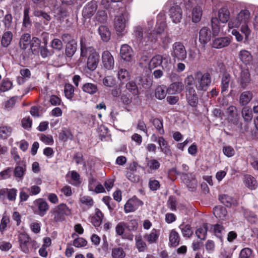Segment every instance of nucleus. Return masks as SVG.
Here are the masks:
<instances>
[{
    "mask_svg": "<svg viewBox=\"0 0 258 258\" xmlns=\"http://www.w3.org/2000/svg\"><path fill=\"white\" fill-rule=\"evenodd\" d=\"M60 139L63 142L68 140H73L74 137L71 131L67 128H63L59 135Z\"/></svg>",
    "mask_w": 258,
    "mask_h": 258,
    "instance_id": "obj_56",
    "label": "nucleus"
},
{
    "mask_svg": "<svg viewBox=\"0 0 258 258\" xmlns=\"http://www.w3.org/2000/svg\"><path fill=\"white\" fill-rule=\"evenodd\" d=\"M44 45L39 46V51L41 56L43 58L49 57L53 54V51L52 50H49L47 47V42H44Z\"/></svg>",
    "mask_w": 258,
    "mask_h": 258,
    "instance_id": "obj_55",
    "label": "nucleus"
},
{
    "mask_svg": "<svg viewBox=\"0 0 258 258\" xmlns=\"http://www.w3.org/2000/svg\"><path fill=\"white\" fill-rule=\"evenodd\" d=\"M158 144L159 146V148H160L161 152L165 155H170L171 154L170 146L168 145V142L165 140L163 137H160Z\"/></svg>",
    "mask_w": 258,
    "mask_h": 258,
    "instance_id": "obj_23",
    "label": "nucleus"
},
{
    "mask_svg": "<svg viewBox=\"0 0 258 258\" xmlns=\"http://www.w3.org/2000/svg\"><path fill=\"white\" fill-rule=\"evenodd\" d=\"M252 98L251 92L246 91L242 92L239 97V103L242 106L246 105Z\"/></svg>",
    "mask_w": 258,
    "mask_h": 258,
    "instance_id": "obj_36",
    "label": "nucleus"
},
{
    "mask_svg": "<svg viewBox=\"0 0 258 258\" xmlns=\"http://www.w3.org/2000/svg\"><path fill=\"white\" fill-rule=\"evenodd\" d=\"M152 122L160 135H164L165 132L163 128V123L162 119L158 118H155L153 119Z\"/></svg>",
    "mask_w": 258,
    "mask_h": 258,
    "instance_id": "obj_45",
    "label": "nucleus"
},
{
    "mask_svg": "<svg viewBox=\"0 0 258 258\" xmlns=\"http://www.w3.org/2000/svg\"><path fill=\"white\" fill-rule=\"evenodd\" d=\"M211 229L213 230L215 235L217 237L220 239L222 238L224 228L222 225L218 224L212 225H211Z\"/></svg>",
    "mask_w": 258,
    "mask_h": 258,
    "instance_id": "obj_54",
    "label": "nucleus"
},
{
    "mask_svg": "<svg viewBox=\"0 0 258 258\" xmlns=\"http://www.w3.org/2000/svg\"><path fill=\"white\" fill-rule=\"evenodd\" d=\"M228 122L232 124L237 126L239 132L242 131V123L239 121V117L237 113V108L233 105L229 106L226 111Z\"/></svg>",
    "mask_w": 258,
    "mask_h": 258,
    "instance_id": "obj_8",
    "label": "nucleus"
},
{
    "mask_svg": "<svg viewBox=\"0 0 258 258\" xmlns=\"http://www.w3.org/2000/svg\"><path fill=\"white\" fill-rule=\"evenodd\" d=\"M64 93L65 96L69 100H72L74 95V87L69 83H67L64 85Z\"/></svg>",
    "mask_w": 258,
    "mask_h": 258,
    "instance_id": "obj_47",
    "label": "nucleus"
},
{
    "mask_svg": "<svg viewBox=\"0 0 258 258\" xmlns=\"http://www.w3.org/2000/svg\"><path fill=\"white\" fill-rule=\"evenodd\" d=\"M53 222H61L65 220L66 216L71 214L68 207L64 204H61L51 210L49 213Z\"/></svg>",
    "mask_w": 258,
    "mask_h": 258,
    "instance_id": "obj_6",
    "label": "nucleus"
},
{
    "mask_svg": "<svg viewBox=\"0 0 258 258\" xmlns=\"http://www.w3.org/2000/svg\"><path fill=\"white\" fill-rule=\"evenodd\" d=\"M213 214L220 220L224 221L227 217V211L226 208L223 207H215L213 209Z\"/></svg>",
    "mask_w": 258,
    "mask_h": 258,
    "instance_id": "obj_24",
    "label": "nucleus"
},
{
    "mask_svg": "<svg viewBox=\"0 0 258 258\" xmlns=\"http://www.w3.org/2000/svg\"><path fill=\"white\" fill-rule=\"evenodd\" d=\"M208 231V224L204 223L202 226L199 227L196 231L197 237L201 240H205L206 238Z\"/></svg>",
    "mask_w": 258,
    "mask_h": 258,
    "instance_id": "obj_43",
    "label": "nucleus"
},
{
    "mask_svg": "<svg viewBox=\"0 0 258 258\" xmlns=\"http://www.w3.org/2000/svg\"><path fill=\"white\" fill-rule=\"evenodd\" d=\"M10 221V218L8 216H3L0 223V232L2 234L6 230Z\"/></svg>",
    "mask_w": 258,
    "mask_h": 258,
    "instance_id": "obj_58",
    "label": "nucleus"
},
{
    "mask_svg": "<svg viewBox=\"0 0 258 258\" xmlns=\"http://www.w3.org/2000/svg\"><path fill=\"white\" fill-rule=\"evenodd\" d=\"M158 34L156 31H153L150 33H145V43H155L158 39Z\"/></svg>",
    "mask_w": 258,
    "mask_h": 258,
    "instance_id": "obj_52",
    "label": "nucleus"
},
{
    "mask_svg": "<svg viewBox=\"0 0 258 258\" xmlns=\"http://www.w3.org/2000/svg\"><path fill=\"white\" fill-rule=\"evenodd\" d=\"M250 13L248 10H241L237 14L234 26L237 27L240 24H247L250 20Z\"/></svg>",
    "mask_w": 258,
    "mask_h": 258,
    "instance_id": "obj_13",
    "label": "nucleus"
},
{
    "mask_svg": "<svg viewBox=\"0 0 258 258\" xmlns=\"http://www.w3.org/2000/svg\"><path fill=\"white\" fill-rule=\"evenodd\" d=\"M180 238L179 233L175 230L172 229L169 235V244L173 247L179 245Z\"/></svg>",
    "mask_w": 258,
    "mask_h": 258,
    "instance_id": "obj_28",
    "label": "nucleus"
},
{
    "mask_svg": "<svg viewBox=\"0 0 258 258\" xmlns=\"http://www.w3.org/2000/svg\"><path fill=\"white\" fill-rule=\"evenodd\" d=\"M159 236L158 231L155 229H153L150 233L145 235L144 238L150 244H152L157 242Z\"/></svg>",
    "mask_w": 258,
    "mask_h": 258,
    "instance_id": "obj_30",
    "label": "nucleus"
},
{
    "mask_svg": "<svg viewBox=\"0 0 258 258\" xmlns=\"http://www.w3.org/2000/svg\"><path fill=\"white\" fill-rule=\"evenodd\" d=\"M211 38V32L209 28L205 27L200 30L199 32V41L202 44H206L210 40Z\"/></svg>",
    "mask_w": 258,
    "mask_h": 258,
    "instance_id": "obj_21",
    "label": "nucleus"
},
{
    "mask_svg": "<svg viewBox=\"0 0 258 258\" xmlns=\"http://www.w3.org/2000/svg\"><path fill=\"white\" fill-rule=\"evenodd\" d=\"M98 7L97 2L95 0H93L88 3V4L84 7L82 11V15L85 19L91 18L96 12Z\"/></svg>",
    "mask_w": 258,
    "mask_h": 258,
    "instance_id": "obj_12",
    "label": "nucleus"
},
{
    "mask_svg": "<svg viewBox=\"0 0 258 258\" xmlns=\"http://www.w3.org/2000/svg\"><path fill=\"white\" fill-rule=\"evenodd\" d=\"M2 22L6 29H9L11 28L13 23L12 15L11 14H6L4 16Z\"/></svg>",
    "mask_w": 258,
    "mask_h": 258,
    "instance_id": "obj_63",
    "label": "nucleus"
},
{
    "mask_svg": "<svg viewBox=\"0 0 258 258\" xmlns=\"http://www.w3.org/2000/svg\"><path fill=\"white\" fill-rule=\"evenodd\" d=\"M133 55V50L131 47L127 44L121 45L120 49V56L122 59L126 61L132 60Z\"/></svg>",
    "mask_w": 258,
    "mask_h": 258,
    "instance_id": "obj_17",
    "label": "nucleus"
},
{
    "mask_svg": "<svg viewBox=\"0 0 258 258\" xmlns=\"http://www.w3.org/2000/svg\"><path fill=\"white\" fill-rule=\"evenodd\" d=\"M13 33L12 32L8 31L5 32L2 37L1 45L4 47H8L10 44L13 39Z\"/></svg>",
    "mask_w": 258,
    "mask_h": 258,
    "instance_id": "obj_33",
    "label": "nucleus"
},
{
    "mask_svg": "<svg viewBox=\"0 0 258 258\" xmlns=\"http://www.w3.org/2000/svg\"><path fill=\"white\" fill-rule=\"evenodd\" d=\"M184 88L186 101L191 107H197L199 103V97L196 89L195 76L187 75L184 79Z\"/></svg>",
    "mask_w": 258,
    "mask_h": 258,
    "instance_id": "obj_2",
    "label": "nucleus"
},
{
    "mask_svg": "<svg viewBox=\"0 0 258 258\" xmlns=\"http://www.w3.org/2000/svg\"><path fill=\"white\" fill-rule=\"evenodd\" d=\"M82 89L84 92L90 95H93L98 91L97 86L91 83H86L83 84Z\"/></svg>",
    "mask_w": 258,
    "mask_h": 258,
    "instance_id": "obj_37",
    "label": "nucleus"
},
{
    "mask_svg": "<svg viewBox=\"0 0 258 258\" xmlns=\"http://www.w3.org/2000/svg\"><path fill=\"white\" fill-rule=\"evenodd\" d=\"M195 87L198 91L206 92L211 85L212 78L208 72L197 71L194 73Z\"/></svg>",
    "mask_w": 258,
    "mask_h": 258,
    "instance_id": "obj_3",
    "label": "nucleus"
},
{
    "mask_svg": "<svg viewBox=\"0 0 258 258\" xmlns=\"http://www.w3.org/2000/svg\"><path fill=\"white\" fill-rule=\"evenodd\" d=\"M169 15L173 23H179L182 18V10L178 5H173L169 10Z\"/></svg>",
    "mask_w": 258,
    "mask_h": 258,
    "instance_id": "obj_11",
    "label": "nucleus"
},
{
    "mask_svg": "<svg viewBox=\"0 0 258 258\" xmlns=\"http://www.w3.org/2000/svg\"><path fill=\"white\" fill-rule=\"evenodd\" d=\"M238 57L240 60L245 65H250L252 64L253 57L251 53L248 50L242 49L240 50L238 54Z\"/></svg>",
    "mask_w": 258,
    "mask_h": 258,
    "instance_id": "obj_20",
    "label": "nucleus"
},
{
    "mask_svg": "<svg viewBox=\"0 0 258 258\" xmlns=\"http://www.w3.org/2000/svg\"><path fill=\"white\" fill-rule=\"evenodd\" d=\"M127 89L134 95H137L139 94V90L136 83L133 81H131L126 84Z\"/></svg>",
    "mask_w": 258,
    "mask_h": 258,
    "instance_id": "obj_61",
    "label": "nucleus"
},
{
    "mask_svg": "<svg viewBox=\"0 0 258 258\" xmlns=\"http://www.w3.org/2000/svg\"><path fill=\"white\" fill-rule=\"evenodd\" d=\"M179 228L184 237L190 238L193 234V231L189 224H182L179 226Z\"/></svg>",
    "mask_w": 258,
    "mask_h": 258,
    "instance_id": "obj_41",
    "label": "nucleus"
},
{
    "mask_svg": "<svg viewBox=\"0 0 258 258\" xmlns=\"http://www.w3.org/2000/svg\"><path fill=\"white\" fill-rule=\"evenodd\" d=\"M170 54L174 61L185 60L187 52L183 43L180 41L174 42L172 45Z\"/></svg>",
    "mask_w": 258,
    "mask_h": 258,
    "instance_id": "obj_7",
    "label": "nucleus"
},
{
    "mask_svg": "<svg viewBox=\"0 0 258 258\" xmlns=\"http://www.w3.org/2000/svg\"><path fill=\"white\" fill-rule=\"evenodd\" d=\"M26 166L25 163L24 162L17 164L14 171V176L19 179L23 178L26 170Z\"/></svg>",
    "mask_w": 258,
    "mask_h": 258,
    "instance_id": "obj_27",
    "label": "nucleus"
},
{
    "mask_svg": "<svg viewBox=\"0 0 258 258\" xmlns=\"http://www.w3.org/2000/svg\"><path fill=\"white\" fill-rule=\"evenodd\" d=\"M102 82L104 86L108 87H112L116 84L115 79L111 76H108L104 77Z\"/></svg>",
    "mask_w": 258,
    "mask_h": 258,
    "instance_id": "obj_64",
    "label": "nucleus"
},
{
    "mask_svg": "<svg viewBox=\"0 0 258 258\" xmlns=\"http://www.w3.org/2000/svg\"><path fill=\"white\" fill-rule=\"evenodd\" d=\"M13 131V128L10 125H2L0 126V139L7 140L10 137Z\"/></svg>",
    "mask_w": 258,
    "mask_h": 258,
    "instance_id": "obj_29",
    "label": "nucleus"
},
{
    "mask_svg": "<svg viewBox=\"0 0 258 258\" xmlns=\"http://www.w3.org/2000/svg\"><path fill=\"white\" fill-rule=\"evenodd\" d=\"M125 27V19L122 15L116 16L114 19V28L118 33H121Z\"/></svg>",
    "mask_w": 258,
    "mask_h": 258,
    "instance_id": "obj_22",
    "label": "nucleus"
},
{
    "mask_svg": "<svg viewBox=\"0 0 258 258\" xmlns=\"http://www.w3.org/2000/svg\"><path fill=\"white\" fill-rule=\"evenodd\" d=\"M125 253L122 247H114L112 249L111 255L112 258H124Z\"/></svg>",
    "mask_w": 258,
    "mask_h": 258,
    "instance_id": "obj_53",
    "label": "nucleus"
},
{
    "mask_svg": "<svg viewBox=\"0 0 258 258\" xmlns=\"http://www.w3.org/2000/svg\"><path fill=\"white\" fill-rule=\"evenodd\" d=\"M23 25L25 27H28L31 26V20L29 17V8H26L24 10Z\"/></svg>",
    "mask_w": 258,
    "mask_h": 258,
    "instance_id": "obj_60",
    "label": "nucleus"
},
{
    "mask_svg": "<svg viewBox=\"0 0 258 258\" xmlns=\"http://www.w3.org/2000/svg\"><path fill=\"white\" fill-rule=\"evenodd\" d=\"M102 60L103 66L106 69L111 70L113 68L114 64V58L109 51L106 50L103 52Z\"/></svg>",
    "mask_w": 258,
    "mask_h": 258,
    "instance_id": "obj_16",
    "label": "nucleus"
},
{
    "mask_svg": "<svg viewBox=\"0 0 258 258\" xmlns=\"http://www.w3.org/2000/svg\"><path fill=\"white\" fill-rule=\"evenodd\" d=\"M13 87V83L9 79L6 78L3 80L0 84V91L5 92L10 90Z\"/></svg>",
    "mask_w": 258,
    "mask_h": 258,
    "instance_id": "obj_51",
    "label": "nucleus"
},
{
    "mask_svg": "<svg viewBox=\"0 0 258 258\" xmlns=\"http://www.w3.org/2000/svg\"><path fill=\"white\" fill-rule=\"evenodd\" d=\"M18 239L21 250L26 254L29 253L32 249H36L39 246L37 242L32 239L25 232H21L18 235Z\"/></svg>",
    "mask_w": 258,
    "mask_h": 258,
    "instance_id": "obj_4",
    "label": "nucleus"
},
{
    "mask_svg": "<svg viewBox=\"0 0 258 258\" xmlns=\"http://www.w3.org/2000/svg\"><path fill=\"white\" fill-rule=\"evenodd\" d=\"M237 81L240 84L241 88L245 89L250 84L251 81L250 75L249 70L247 69H242Z\"/></svg>",
    "mask_w": 258,
    "mask_h": 258,
    "instance_id": "obj_14",
    "label": "nucleus"
},
{
    "mask_svg": "<svg viewBox=\"0 0 258 258\" xmlns=\"http://www.w3.org/2000/svg\"><path fill=\"white\" fill-rule=\"evenodd\" d=\"M17 96H13L11 97L9 100L6 101L3 103L4 108L8 111L11 110L15 106L16 103L17 101Z\"/></svg>",
    "mask_w": 258,
    "mask_h": 258,
    "instance_id": "obj_49",
    "label": "nucleus"
},
{
    "mask_svg": "<svg viewBox=\"0 0 258 258\" xmlns=\"http://www.w3.org/2000/svg\"><path fill=\"white\" fill-rule=\"evenodd\" d=\"M103 218V214L99 209L97 208L95 210V214L91 218L90 222L95 227H99L101 224Z\"/></svg>",
    "mask_w": 258,
    "mask_h": 258,
    "instance_id": "obj_25",
    "label": "nucleus"
},
{
    "mask_svg": "<svg viewBox=\"0 0 258 258\" xmlns=\"http://www.w3.org/2000/svg\"><path fill=\"white\" fill-rule=\"evenodd\" d=\"M133 35L138 43L145 42V34L144 35L143 29L141 27H136Z\"/></svg>",
    "mask_w": 258,
    "mask_h": 258,
    "instance_id": "obj_34",
    "label": "nucleus"
},
{
    "mask_svg": "<svg viewBox=\"0 0 258 258\" xmlns=\"http://www.w3.org/2000/svg\"><path fill=\"white\" fill-rule=\"evenodd\" d=\"M98 32L102 40L107 42L110 38V32L109 29L105 26H100L98 28Z\"/></svg>",
    "mask_w": 258,
    "mask_h": 258,
    "instance_id": "obj_39",
    "label": "nucleus"
},
{
    "mask_svg": "<svg viewBox=\"0 0 258 258\" xmlns=\"http://www.w3.org/2000/svg\"><path fill=\"white\" fill-rule=\"evenodd\" d=\"M126 229L130 231H135L138 227V222L136 219H132L128 222H125Z\"/></svg>",
    "mask_w": 258,
    "mask_h": 258,
    "instance_id": "obj_59",
    "label": "nucleus"
},
{
    "mask_svg": "<svg viewBox=\"0 0 258 258\" xmlns=\"http://www.w3.org/2000/svg\"><path fill=\"white\" fill-rule=\"evenodd\" d=\"M231 81V76L228 73H224L221 79V93H227Z\"/></svg>",
    "mask_w": 258,
    "mask_h": 258,
    "instance_id": "obj_31",
    "label": "nucleus"
},
{
    "mask_svg": "<svg viewBox=\"0 0 258 258\" xmlns=\"http://www.w3.org/2000/svg\"><path fill=\"white\" fill-rule=\"evenodd\" d=\"M33 14L35 17H41L44 19V23L45 24H47L48 22L51 20V17L48 13L42 10H39L37 8L34 10Z\"/></svg>",
    "mask_w": 258,
    "mask_h": 258,
    "instance_id": "obj_42",
    "label": "nucleus"
},
{
    "mask_svg": "<svg viewBox=\"0 0 258 258\" xmlns=\"http://www.w3.org/2000/svg\"><path fill=\"white\" fill-rule=\"evenodd\" d=\"M231 41L229 37H218L213 41V47L217 49L222 48L228 46Z\"/></svg>",
    "mask_w": 258,
    "mask_h": 258,
    "instance_id": "obj_18",
    "label": "nucleus"
},
{
    "mask_svg": "<svg viewBox=\"0 0 258 258\" xmlns=\"http://www.w3.org/2000/svg\"><path fill=\"white\" fill-rule=\"evenodd\" d=\"M77 46V42L66 44L65 53L67 57H72L74 55L76 51Z\"/></svg>",
    "mask_w": 258,
    "mask_h": 258,
    "instance_id": "obj_48",
    "label": "nucleus"
},
{
    "mask_svg": "<svg viewBox=\"0 0 258 258\" xmlns=\"http://www.w3.org/2000/svg\"><path fill=\"white\" fill-rule=\"evenodd\" d=\"M34 205L38 209V214L40 216H44L49 209L48 203L42 198H39L34 201Z\"/></svg>",
    "mask_w": 258,
    "mask_h": 258,
    "instance_id": "obj_15",
    "label": "nucleus"
},
{
    "mask_svg": "<svg viewBox=\"0 0 258 258\" xmlns=\"http://www.w3.org/2000/svg\"><path fill=\"white\" fill-rule=\"evenodd\" d=\"M163 57L161 55L157 54L154 56L150 60L149 68L150 70L154 69L162 64Z\"/></svg>",
    "mask_w": 258,
    "mask_h": 258,
    "instance_id": "obj_40",
    "label": "nucleus"
},
{
    "mask_svg": "<svg viewBox=\"0 0 258 258\" xmlns=\"http://www.w3.org/2000/svg\"><path fill=\"white\" fill-rule=\"evenodd\" d=\"M17 189L15 188H3L0 189V200L5 201L8 199L10 201H15L16 199Z\"/></svg>",
    "mask_w": 258,
    "mask_h": 258,
    "instance_id": "obj_10",
    "label": "nucleus"
},
{
    "mask_svg": "<svg viewBox=\"0 0 258 258\" xmlns=\"http://www.w3.org/2000/svg\"><path fill=\"white\" fill-rule=\"evenodd\" d=\"M142 201L139 199L136 196L127 200L124 206V211L125 213L135 212L139 207L143 205Z\"/></svg>",
    "mask_w": 258,
    "mask_h": 258,
    "instance_id": "obj_9",
    "label": "nucleus"
},
{
    "mask_svg": "<svg viewBox=\"0 0 258 258\" xmlns=\"http://www.w3.org/2000/svg\"><path fill=\"white\" fill-rule=\"evenodd\" d=\"M167 93H168V88L164 85L158 86L155 91V96L159 100L164 99Z\"/></svg>",
    "mask_w": 258,
    "mask_h": 258,
    "instance_id": "obj_32",
    "label": "nucleus"
},
{
    "mask_svg": "<svg viewBox=\"0 0 258 258\" xmlns=\"http://www.w3.org/2000/svg\"><path fill=\"white\" fill-rule=\"evenodd\" d=\"M31 42V35L29 33H25L23 34L19 41L20 47L22 49H27L30 44Z\"/></svg>",
    "mask_w": 258,
    "mask_h": 258,
    "instance_id": "obj_38",
    "label": "nucleus"
},
{
    "mask_svg": "<svg viewBox=\"0 0 258 258\" xmlns=\"http://www.w3.org/2000/svg\"><path fill=\"white\" fill-rule=\"evenodd\" d=\"M136 245L140 252L145 251L147 249L146 243L143 240L141 235L136 236L135 237Z\"/></svg>",
    "mask_w": 258,
    "mask_h": 258,
    "instance_id": "obj_50",
    "label": "nucleus"
},
{
    "mask_svg": "<svg viewBox=\"0 0 258 258\" xmlns=\"http://www.w3.org/2000/svg\"><path fill=\"white\" fill-rule=\"evenodd\" d=\"M230 18V12L226 7H222L218 11V18L213 17L211 19V25L214 36L217 35L220 32L219 21L222 23H227Z\"/></svg>",
    "mask_w": 258,
    "mask_h": 258,
    "instance_id": "obj_5",
    "label": "nucleus"
},
{
    "mask_svg": "<svg viewBox=\"0 0 258 258\" xmlns=\"http://www.w3.org/2000/svg\"><path fill=\"white\" fill-rule=\"evenodd\" d=\"M81 56L87 57V67L91 71H94L99 62V55L96 49L90 45L88 39L85 37L80 38Z\"/></svg>",
    "mask_w": 258,
    "mask_h": 258,
    "instance_id": "obj_1",
    "label": "nucleus"
},
{
    "mask_svg": "<svg viewBox=\"0 0 258 258\" xmlns=\"http://www.w3.org/2000/svg\"><path fill=\"white\" fill-rule=\"evenodd\" d=\"M117 76L118 79L122 83L126 82L130 79V75L128 71L124 69H121L119 70Z\"/></svg>",
    "mask_w": 258,
    "mask_h": 258,
    "instance_id": "obj_57",
    "label": "nucleus"
},
{
    "mask_svg": "<svg viewBox=\"0 0 258 258\" xmlns=\"http://www.w3.org/2000/svg\"><path fill=\"white\" fill-rule=\"evenodd\" d=\"M244 183L245 186L251 190L255 189L257 187V182L255 179L250 175L244 176Z\"/></svg>",
    "mask_w": 258,
    "mask_h": 258,
    "instance_id": "obj_35",
    "label": "nucleus"
},
{
    "mask_svg": "<svg viewBox=\"0 0 258 258\" xmlns=\"http://www.w3.org/2000/svg\"><path fill=\"white\" fill-rule=\"evenodd\" d=\"M146 167L151 170L155 171L158 170L160 167V162L156 159H149L146 158Z\"/></svg>",
    "mask_w": 258,
    "mask_h": 258,
    "instance_id": "obj_44",
    "label": "nucleus"
},
{
    "mask_svg": "<svg viewBox=\"0 0 258 258\" xmlns=\"http://www.w3.org/2000/svg\"><path fill=\"white\" fill-rule=\"evenodd\" d=\"M202 15V9L201 7H195L192 12V20L195 23L199 22Z\"/></svg>",
    "mask_w": 258,
    "mask_h": 258,
    "instance_id": "obj_46",
    "label": "nucleus"
},
{
    "mask_svg": "<svg viewBox=\"0 0 258 258\" xmlns=\"http://www.w3.org/2000/svg\"><path fill=\"white\" fill-rule=\"evenodd\" d=\"M80 202L82 204L86 206L88 208H91L94 204L93 199L87 196L81 197L80 199Z\"/></svg>",
    "mask_w": 258,
    "mask_h": 258,
    "instance_id": "obj_62",
    "label": "nucleus"
},
{
    "mask_svg": "<svg viewBox=\"0 0 258 258\" xmlns=\"http://www.w3.org/2000/svg\"><path fill=\"white\" fill-rule=\"evenodd\" d=\"M184 89V84L181 81H176L171 83L168 87V94L174 95L180 93Z\"/></svg>",
    "mask_w": 258,
    "mask_h": 258,
    "instance_id": "obj_19",
    "label": "nucleus"
},
{
    "mask_svg": "<svg viewBox=\"0 0 258 258\" xmlns=\"http://www.w3.org/2000/svg\"><path fill=\"white\" fill-rule=\"evenodd\" d=\"M219 199L223 205L227 207H230L232 206H236L237 204L235 199L227 195L220 196Z\"/></svg>",
    "mask_w": 258,
    "mask_h": 258,
    "instance_id": "obj_26",
    "label": "nucleus"
}]
</instances>
